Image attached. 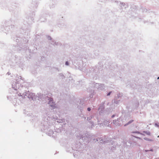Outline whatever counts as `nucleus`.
I'll return each instance as SVG.
<instances>
[{
  "instance_id": "nucleus-1",
  "label": "nucleus",
  "mask_w": 159,
  "mask_h": 159,
  "mask_svg": "<svg viewBox=\"0 0 159 159\" xmlns=\"http://www.w3.org/2000/svg\"><path fill=\"white\" fill-rule=\"evenodd\" d=\"M52 101L53 99L52 98H50L49 102V104L51 107H55V104L53 103Z\"/></svg>"
},
{
  "instance_id": "nucleus-2",
  "label": "nucleus",
  "mask_w": 159,
  "mask_h": 159,
  "mask_svg": "<svg viewBox=\"0 0 159 159\" xmlns=\"http://www.w3.org/2000/svg\"><path fill=\"white\" fill-rule=\"evenodd\" d=\"M66 65H69V63L68 61H66Z\"/></svg>"
},
{
  "instance_id": "nucleus-3",
  "label": "nucleus",
  "mask_w": 159,
  "mask_h": 159,
  "mask_svg": "<svg viewBox=\"0 0 159 159\" xmlns=\"http://www.w3.org/2000/svg\"><path fill=\"white\" fill-rule=\"evenodd\" d=\"M87 110L88 111H90L91 109L89 107L88 108Z\"/></svg>"
},
{
  "instance_id": "nucleus-4",
  "label": "nucleus",
  "mask_w": 159,
  "mask_h": 159,
  "mask_svg": "<svg viewBox=\"0 0 159 159\" xmlns=\"http://www.w3.org/2000/svg\"><path fill=\"white\" fill-rule=\"evenodd\" d=\"M111 92H109L107 94V96H109L110 95V94L111 93Z\"/></svg>"
},
{
  "instance_id": "nucleus-5",
  "label": "nucleus",
  "mask_w": 159,
  "mask_h": 159,
  "mask_svg": "<svg viewBox=\"0 0 159 159\" xmlns=\"http://www.w3.org/2000/svg\"><path fill=\"white\" fill-rule=\"evenodd\" d=\"M133 120L130 121L128 123H130L132 122H133Z\"/></svg>"
},
{
  "instance_id": "nucleus-6",
  "label": "nucleus",
  "mask_w": 159,
  "mask_h": 159,
  "mask_svg": "<svg viewBox=\"0 0 159 159\" xmlns=\"http://www.w3.org/2000/svg\"><path fill=\"white\" fill-rule=\"evenodd\" d=\"M159 79V77H158V79Z\"/></svg>"
}]
</instances>
